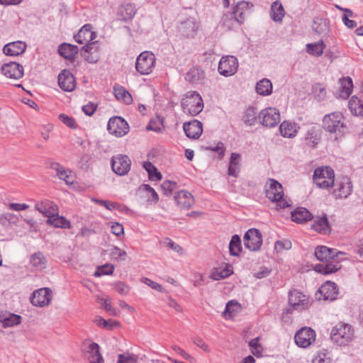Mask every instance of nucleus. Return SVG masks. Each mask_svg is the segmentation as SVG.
<instances>
[{"mask_svg": "<svg viewBox=\"0 0 363 363\" xmlns=\"http://www.w3.org/2000/svg\"><path fill=\"white\" fill-rule=\"evenodd\" d=\"M343 255L345 253L337 251L335 249L329 248L324 245L318 246L315 250V256L323 263L316 264L315 267V272L322 274L336 272L341 269L339 256Z\"/></svg>", "mask_w": 363, "mask_h": 363, "instance_id": "1", "label": "nucleus"}, {"mask_svg": "<svg viewBox=\"0 0 363 363\" xmlns=\"http://www.w3.org/2000/svg\"><path fill=\"white\" fill-rule=\"evenodd\" d=\"M354 337L352 326L345 323H337L331 331V339L340 346L349 345Z\"/></svg>", "mask_w": 363, "mask_h": 363, "instance_id": "2", "label": "nucleus"}, {"mask_svg": "<svg viewBox=\"0 0 363 363\" xmlns=\"http://www.w3.org/2000/svg\"><path fill=\"white\" fill-rule=\"evenodd\" d=\"M248 6L249 3L245 1L238 3L233 7L232 12L223 15L221 20L223 25L230 28L234 26L235 23H243L247 16Z\"/></svg>", "mask_w": 363, "mask_h": 363, "instance_id": "3", "label": "nucleus"}, {"mask_svg": "<svg viewBox=\"0 0 363 363\" xmlns=\"http://www.w3.org/2000/svg\"><path fill=\"white\" fill-rule=\"evenodd\" d=\"M181 106L184 113L194 116L202 111L203 99L196 91H189L182 99Z\"/></svg>", "mask_w": 363, "mask_h": 363, "instance_id": "4", "label": "nucleus"}, {"mask_svg": "<svg viewBox=\"0 0 363 363\" xmlns=\"http://www.w3.org/2000/svg\"><path fill=\"white\" fill-rule=\"evenodd\" d=\"M265 189L266 196L272 201L276 202L281 208L290 206L288 201L284 198L283 187L280 183L274 179H269Z\"/></svg>", "mask_w": 363, "mask_h": 363, "instance_id": "5", "label": "nucleus"}, {"mask_svg": "<svg viewBox=\"0 0 363 363\" xmlns=\"http://www.w3.org/2000/svg\"><path fill=\"white\" fill-rule=\"evenodd\" d=\"M323 127L330 133H343L346 125L342 113L335 111L325 115L323 118Z\"/></svg>", "mask_w": 363, "mask_h": 363, "instance_id": "6", "label": "nucleus"}, {"mask_svg": "<svg viewBox=\"0 0 363 363\" xmlns=\"http://www.w3.org/2000/svg\"><path fill=\"white\" fill-rule=\"evenodd\" d=\"M313 178L319 188L328 189L334 184V171L330 167H320L315 169Z\"/></svg>", "mask_w": 363, "mask_h": 363, "instance_id": "7", "label": "nucleus"}, {"mask_svg": "<svg viewBox=\"0 0 363 363\" xmlns=\"http://www.w3.org/2000/svg\"><path fill=\"white\" fill-rule=\"evenodd\" d=\"M155 65V55L148 51L141 52L135 62L136 70L143 75L151 73Z\"/></svg>", "mask_w": 363, "mask_h": 363, "instance_id": "8", "label": "nucleus"}, {"mask_svg": "<svg viewBox=\"0 0 363 363\" xmlns=\"http://www.w3.org/2000/svg\"><path fill=\"white\" fill-rule=\"evenodd\" d=\"M289 306L292 311H298L308 308L311 306L309 298L305 294L294 289L289 292Z\"/></svg>", "mask_w": 363, "mask_h": 363, "instance_id": "9", "label": "nucleus"}, {"mask_svg": "<svg viewBox=\"0 0 363 363\" xmlns=\"http://www.w3.org/2000/svg\"><path fill=\"white\" fill-rule=\"evenodd\" d=\"M111 164L114 173L119 176H124L130 169L131 160L126 155H117L112 157Z\"/></svg>", "mask_w": 363, "mask_h": 363, "instance_id": "10", "label": "nucleus"}, {"mask_svg": "<svg viewBox=\"0 0 363 363\" xmlns=\"http://www.w3.org/2000/svg\"><path fill=\"white\" fill-rule=\"evenodd\" d=\"M258 118L263 126L272 128L280 121L279 111L275 108L269 107L259 112Z\"/></svg>", "mask_w": 363, "mask_h": 363, "instance_id": "11", "label": "nucleus"}, {"mask_svg": "<svg viewBox=\"0 0 363 363\" xmlns=\"http://www.w3.org/2000/svg\"><path fill=\"white\" fill-rule=\"evenodd\" d=\"M238 60L231 55L223 56L220 59L218 70L219 73L225 77H229L235 74L238 71Z\"/></svg>", "mask_w": 363, "mask_h": 363, "instance_id": "12", "label": "nucleus"}, {"mask_svg": "<svg viewBox=\"0 0 363 363\" xmlns=\"http://www.w3.org/2000/svg\"><path fill=\"white\" fill-rule=\"evenodd\" d=\"M107 130L111 135L116 137H122L128 133L129 125L123 118L114 116L109 119Z\"/></svg>", "mask_w": 363, "mask_h": 363, "instance_id": "13", "label": "nucleus"}, {"mask_svg": "<svg viewBox=\"0 0 363 363\" xmlns=\"http://www.w3.org/2000/svg\"><path fill=\"white\" fill-rule=\"evenodd\" d=\"M244 245L250 251L258 250L262 243L261 233L256 228L249 229L243 237Z\"/></svg>", "mask_w": 363, "mask_h": 363, "instance_id": "14", "label": "nucleus"}, {"mask_svg": "<svg viewBox=\"0 0 363 363\" xmlns=\"http://www.w3.org/2000/svg\"><path fill=\"white\" fill-rule=\"evenodd\" d=\"M82 352L89 363H101L103 357L99 351V345L96 342L86 340L83 343Z\"/></svg>", "mask_w": 363, "mask_h": 363, "instance_id": "15", "label": "nucleus"}, {"mask_svg": "<svg viewBox=\"0 0 363 363\" xmlns=\"http://www.w3.org/2000/svg\"><path fill=\"white\" fill-rule=\"evenodd\" d=\"M294 339L298 347H307L315 341V333L310 328H303L296 333Z\"/></svg>", "mask_w": 363, "mask_h": 363, "instance_id": "16", "label": "nucleus"}, {"mask_svg": "<svg viewBox=\"0 0 363 363\" xmlns=\"http://www.w3.org/2000/svg\"><path fill=\"white\" fill-rule=\"evenodd\" d=\"M52 298V291L48 288H42L35 291L30 298L33 306L43 307L49 304Z\"/></svg>", "mask_w": 363, "mask_h": 363, "instance_id": "17", "label": "nucleus"}, {"mask_svg": "<svg viewBox=\"0 0 363 363\" xmlns=\"http://www.w3.org/2000/svg\"><path fill=\"white\" fill-rule=\"evenodd\" d=\"M1 72L8 78L18 79L23 76V67L17 62H10L1 67Z\"/></svg>", "mask_w": 363, "mask_h": 363, "instance_id": "18", "label": "nucleus"}, {"mask_svg": "<svg viewBox=\"0 0 363 363\" xmlns=\"http://www.w3.org/2000/svg\"><path fill=\"white\" fill-rule=\"evenodd\" d=\"M184 131L189 138L198 139L203 133L202 123L198 120H193L189 122H185L183 124Z\"/></svg>", "mask_w": 363, "mask_h": 363, "instance_id": "19", "label": "nucleus"}, {"mask_svg": "<svg viewBox=\"0 0 363 363\" xmlns=\"http://www.w3.org/2000/svg\"><path fill=\"white\" fill-rule=\"evenodd\" d=\"M58 84L65 91H72L76 87L74 75L67 69H64L58 76Z\"/></svg>", "mask_w": 363, "mask_h": 363, "instance_id": "20", "label": "nucleus"}, {"mask_svg": "<svg viewBox=\"0 0 363 363\" xmlns=\"http://www.w3.org/2000/svg\"><path fill=\"white\" fill-rule=\"evenodd\" d=\"M320 294L319 299L333 301L337 298L338 294V288L335 283L328 281L324 283L318 290Z\"/></svg>", "mask_w": 363, "mask_h": 363, "instance_id": "21", "label": "nucleus"}, {"mask_svg": "<svg viewBox=\"0 0 363 363\" xmlns=\"http://www.w3.org/2000/svg\"><path fill=\"white\" fill-rule=\"evenodd\" d=\"M352 191V182L348 177H344L340 182H337V188L334 189L333 194L337 199L347 198L350 195Z\"/></svg>", "mask_w": 363, "mask_h": 363, "instance_id": "22", "label": "nucleus"}, {"mask_svg": "<svg viewBox=\"0 0 363 363\" xmlns=\"http://www.w3.org/2000/svg\"><path fill=\"white\" fill-rule=\"evenodd\" d=\"M92 26L90 24L84 25L79 32L74 35L75 41L79 44H84L92 41L96 38V33L91 31Z\"/></svg>", "mask_w": 363, "mask_h": 363, "instance_id": "23", "label": "nucleus"}, {"mask_svg": "<svg viewBox=\"0 0 363 363\" xmlns=\"http://www.w3.org/2000/svg\"><path fill=\"white\" fill-rule=\"evenodd\" d=\"M174 201L180 208L189 209L194 203L193 196L186 191H180L174 196Z\"/></svg>", "mask_w": 363, "mask_h": 363, "instance_id": "24", "label": "nucleus"}, {"mask_svg": "<svg viewBox=\"0 0 363 363\" xmlns=\"http://www.w3.org/2000/svg\"><path fill=\"white\" fill-rule=\"evenodd\" d=\"M26 49V44L22 41H15L4 45L3 52L9 56H18L23 54Z\"/></svg>", "mask_w": 363, "mask_h": 363, "instance_id": "25", "label": "nucleus"}, {"mask_svg": "<svg viewBox=\"0 0 363 363\" xmlns=\"http://www.w3.org/2000/svg\"><path fill=\"white\" fill-rule=\"evenodd\" d=\"M311 228L314 230L321 234H329L330 232V227L327 218V215L323 214L322 216H316L314 218L313 223L312 224Z\"/></svg>", "mask_w": 363, "mask_h": 363, "instance_id": "26", "label": "nucleus"}, {"mask_svg": "<svg viewBox=\"0 0 363 363\" xmlns=\"http://www.w3.org/2000/svg\"><path fill=\"white\" fill-rule=\"evenodd\" d=\"M241 155L237 152H233L230 155L228 174L229 176L237 178L240 172Z\"/></svg>", "mask_w": 363, "mask_h": 363, "instance_id": "27", "label": "nucleus"}, {"mask_svg": "<svg viewBox=\"0 0 363 363\" xmlns=\"http://www.w3.org/2000/svg\"><path fill=\"white\" fill-rule=\"evenodd\" d=\"M199 28L198 23L194 18H188L181 23L179 29L186 37H193Z\"/></svg>", "mask_w": 363, "mask_h": 363, "instance_id": "28", "label": "nucleus"}, {"mask_svg": "<svg viewBox=\"0 0 363 363\" xmlns=\"http://www.w3.org/2000/svg\"><path fill=\"white\" fill-rule=\"evenodd\" d=\"M291 220L297 223H303L313 218L312 213L306 208L298 207L291 213Z\"/></svg>", "mask_w": 363, "mask_h": 363, "instance_id": "29", "label": "nucleus"}, {"mask_svg": "<svg viewBox=\"0 0 363 363\" xmlns=\"http://www.w3.org/2000/svg\"><path fill=\"white\" fill-rule=\"evenodd\" d=\"M205 79L204 72L196 67H191L186 74L185 79L191 84H201Z\"/></svg>", "mask_w": 363, "mask_h": 363, "instance_id": "30", "label": "nucleus"}, {"mask_svg": "<svg viewBox=\"0 0 363 363\" xmlns=\"http://www.w3.org/2000/svg\"><path fill=\"white\" fill-rule=\"evenodd\" d=\"M79 49L77 46L69 43H62L59 46V54L65 59L72 60L78 53Z\"/></svg>", "mask_w": 363, "mask_h": 363, "instance_id": "31", "label": "nucleus"}, {"mask_svg": "<svg viewBox=\"0 0 363 363\" xmlns=\"http://www.w3.org/2000/svg\"><path fill=\"white\" fill-rule=\"evenodd\" d=\"M298 127L295 123L284 121L279 126L281 135L284 138H294L298 132Z\"/></svg>", "mask_w": 363, "mask_h": 363, "instance_id": "32", "label": "nucleus"}, {"mask_svg": "<svg viewBox=\"0 0 363 363\" xmlns=\"http://www.w3.org/2000/svg\"><path fill=\"white\" fill-rule=\"evenodd\" d=\"M304 140L307 145L315 147L320 140L319 130L315 127H311L306 131Z\"/></svg>", "mask_w": 363, "mask_h": 363, "instance_id": "33", "label": "nucleus"}, {"mask_svg": "<svg viewBox=\"0 0 363 363\" xmlns=\"http://www.w3.org/2000/svg\"><path fill=\"white\" fill-rule=\"evenodd\" d=\"M113 93L117 100L121 101L127 105L130 104L133 102L131 94L125 87L122 86H114Z\"/></svg>", "mask_w": 363, "mask_h": 363, "instance_id": "34", "label": "nucleus"}, {"mask_svg": "<svg viewBox=\"0 0 363 363\" xmlns=\"http://www.w3.org/2000/svg\"><path fill=\"white\" fill-rule=\"evenodd\" d=\"M136 13L135 6L131 4L122 5L118 9V15L120 19L128 21L131 20Z\"/></svg>", "mask_w": 363, "mask_h": 363, "instance_id": "35", "label": "nucleus"}, {"mask_svg": "<svg viewBox=\"0 0 363 363\" xmlns=\"http://www.w3.org/2000/svg\"><path fill=\"white\" fill-rule=\"evenodd\" d=\"M312 27L313 31L320 35L326 36L330 31L328 23L326 19L323 18H315Z\"/></svg>", "mask_w": 363, "mask_h": 363, "instance_id": "36", "label": "nucleus"}, {"mask_svg": "<svg viewBox=\"0 0 363 363\" xmlns=\"http://www.w3.org/2000/svg\"><path fill=\"white\" fill-rule=\"evenodd\" d=\"M46 223L52 225L55 228H60L65 229H69L71 228L70 222L67 220L64 216H60L56 213L51 218L46 220Z\"/></svg>", "mask_w": 363, "mask_h": 363, "instance_id": "37", "label": "nucleus"}, {"mask_svg": "<svg viewBox=\"0 0 363 363\" xmlns=\"http://www.w3.org/2000/svg\"><path fill=\"white\" fill-rule=\"evenodd\" d=\"M285 11L280 1H276L272 3L270 9V16L275 22H281L284 16Z\"/></svg>", "mask_w": 363, "mask_h": 363, "instance_id": "38", "label": "nucleus"}, {"mask_svg": "<svg viewBox=\"0 0 363 363\" xmlns=\"http://www.w3.org/2000/svg\"><path fill=\"white\" fill-rule=\"evenodd\" d=\"M272 84L268 79H262L257 83L256 91L262 96L270 95L272 92Z\"/></svg>", "mask_w": 363, "mask_h": 363, "instance_id": "39", "label": "nucleus"}, {"mask_svg": "<svg viewBox=\"0 0 363 363\" xmlns=\"http://www.w3.org/2000/svg\"><path fill=\"white\" fill-rule=\"evenodd\" d=\"M341 87L340 91L339 97L346 99L352 94L353 84L350 77H347L343 78L341 81Z\"/></svg>", "mask_w": 363, "mask_h": 363, "instance_id": "40", "label": "nucleus"}, {"mask_svg": "<svg viewBox=\"0 0 363 363\" xmlns=\"http://www.w3.org/2000/svg\"><path fill=\"white\" fill-rule=\"evenodd\" d=\"M30 262L32 267L41 270L46 267L47 259L41 252H36L30 256Z\"/></svg>", "mask_w": 363, "mask_h": 363, "instance_id": "41", "label": "nucleus"}, {"mask_svg": "<svg viewBox=\"0 0 363 363\" xmlns=\"http://www.w3.org/2000/svg\"><path fill=\"white\" fill-rule=\"evenodd\" d=\"M349 108L355 116H363V102L357 96H352L349 101Z\"/></svg>", "mask_w": 363, "mask_h": 363, "instance_id": "42", "label": "nucleus"}, {"mask_svg": "<svg viewBox=\"0 0 363 363\" xmlns=\"http://www.w3.org/2000/svg\"><path fill=\"white\" fill-rule=\"evenodd\" d=\"M325 48V45L322 40L315 43H309L306 45L307 52L315 56H320L323 50Z\"/></svg>", "mask_w": 363, "mask_h": 363, "instance_id": "43", "label": "nucleus"}, {"mask_svg": "<svg viewBox=\"0 0 363 363\" xmlns=\"http://www.w3.org/2000/svg\"><path fill=\"white\" fill-rule=\"evenodd\" d=\"M230 254L232 256H239L242 250L241 240L239 235L232 237L229 244Z\"/></svg>", "mask_w": 363, "mask_h": 363, "instance_id": "44", "label": "nucleus"}, {"mask_svg": "<svg viewBox=\"0 0 363 363\" xmlns=\"http://www.w3.org/2000/svg\"><path fill=\"white\" fill-rule=\"evenodd\" d=\"M257 118L258 116L256 108L255 107L250 106L245 111L243 121L246 125L252 126L255 124Z\"/></svg>", "mask_w": 363, "mask_h": 363, "instance_id": "45", "label": "nucleus"}, {"mask_svg": "<svg viewBox=\"0 0 363 363\" xmlns=\"http://www.w3.org/2000/svg\"><path fill=\"white\" fill-rule=\"evenodd\" d=\"M143 167L147 172L150 180L158 181L162 179L161 173L157 171V168L151 162H144Z\"/></svg>", "mask_w": 363, "mask_h": 363, "instance_id": "46", "label": "nucleus"}, {"mask_svg": "<svg viewBox=\"0 0 363 363\" xmlns=\"http://www.w3.org/2000/svg\"><path fill=\"white\" fill-rule=\"evenodd\" d=\"M233 273L230 266L224 269H215L211 274L210 277L213 280H220L229 277Z\"/></svg>", "mask_w": 363, "mask_h": 363, "instance_id": "47", "label": "nucleus"}, {"mask_svg": "<svg viewBox=\"0 0 363 363\" xmlns=\"http://www.w3.org/2000/svg\"><path fill=\"white\" fill-rule=\"evenodd\" d=\"M18 221V216L14 213H5L0 215V223L2 225H6L8 224L16 225Z\"/></svg>", "mask_w": 363, "mask_h": 363, "instance_id": "48", "label": "nucleus"}, {"mask_svg": "<svg viewBox=\"0 0 363 363\" xmlns=\"http://www.w3.org/2000/svg\"><path fill=\"white\" fill-rule=\"evenodd\" d=\"M1 321L4 327H13L18 325L21 321V317L13 313H9L7 316L2 318Z\"/></svg>", "mask_w": 363, "mask_h": 363, "instance_id": "49", "label": "nucleus"}, {"mask_svg": "<svg viewBox=\"0 0 363 363\" xmlns=\"http://www.w3.org/2000/svg\"><path fill=\"white\" fill-rule=\"evenodd\" d=\"M114 270V266L111 264H106L97 268L94 272L95 277H101L102 275L112 274Z\"/></svg>", "mask_w": 363, "mask_h": 363, "instance_id": "50", "label": "nucleus"}, {"mask_svg": "<svg viewBox=\"0 0 363 363\" xmlns=\"http://www.w3.org/2000/svg\"><path fill=\"white\" fill-rule=\"evenodd\" d=\"M57 176L60 179L65 181L67 185H71L74 183V178L72 174V172L67 170L65 168L60 172Z\"/></svg>", "mask_w": 363, "mask_h": 363, "instance_id": "51", "label": "nucleus"}, {"mask_svg": "<svg viewBox=\"0 0 363 363\" xmlns=\"http://www.w3.org/2000/svg\"><path fill=\"white\" fill-rule=\"evenodd\" d=\"M177 188V183L169 180L164 181L161 184V189L163 194L166 196H170L172 191Z\"/></svg>", "mask_w": 363, "mask_h": 363, "instance_id": "52", "label": "nucleus"}, {"mask_svg": "<svg viewBox=\"0 0 363 363\" xmlns=\"http://www.w3.org/2000/svg\"><path fill=\"white\" fill-rule=\"evenodd\" d=\"M313 363H330V358L326 350L319 351L313 359Z\"/></svg>", "mask_w": 363, "mask_h": 363, "instance_id": "53", "label": "nucleus"}, {"mask_svg": "<svg viewBox=\"0 0 363 363\" xmlns=\"http://www.w3.org/2000/svg\"><path fill=\"white\" fill-rule=\"evenodd\" d=\"M147 130H153L156 133H160L164 130V125L162 121L151 120L147 126Z\"/></svg>", "mask_w": 363, "mask_h": 363, "instance_id": "54", "label": "nucleus"}, {"mask_svg": "<svg viewBox=\"0 0 363 363\" xmlns=\"http://www.w3.org/2000/svg\"><path fill=\"white\" fill-rule=\"evenodd\" d=\"M138 357L133 354H119L118 363H137Z\"/></svg>", "mask_w": 363, "mask_h": 363, "instance_id": "55", "label": "nucleus"}, {"mask_svg": "<svg viewBox=\"0 0 363 363\" xmlns=\"http://www.w3.org/2000/svg\"><path fill=\"white\" fill-rule=\"evenodd\" d=\"M110 255L111 258L114 259H118L120 258L121 260H124L126 252L119 247L114 246L111 249Z\"/></svg>", "mask_w": 363, "mask_h": 363, "instance_id": "56", "label": "nucleus"}, {"mask_svg": "<svg viewBox=\"0 0 363 363\" xmlns=\"http://www.w3.org/2000/svg\"><path fill=\"white\" fill-rule=\"evenodd\" d=\"M81 52L89 54H98L97 41L92 43H86L82 48Z\"/></svg>", "mask_w": 363, "mask_h": 363, "instance_id": "57", "label": "nucleus"}, {"mask_svg": "<svg viewBox=\"0 0 363 363\" xmlns=\"http://www.w3.org/2000/svg\"><path fill=\"white\" fill-rule=\"evenodd\" d=\"M164 244L166 247L171 248L179 255H182L184 254V249L178 244L167 238L164 240Z\"/></svg>", "mask_w": 363, "mask_h": 363, "instance_id": "58", "label": "nucleus"}, {"mask_svg": "<svg viewBox=\"0 0 363 363\" xmlns=\"http://www.w3.org/2000/svg\"><path fill=\"white\" fill-rule=\"evenodd\" d=\"M95 323L99 326H102L104 328H112L115 325H118V323L115 320H106L105 319L102 318L101 317H98L97 318H96Z\"/></svg>", "mask_w": 363, "mask_h": 363, "instance_id": "59", "label": "nucleus"}, {"mask_svg": "<svg viewBox=\"0 0 363 363\" xmlns=\"http://www.w3.org/2000/svg\"><path fill=\"white\" fill-rule=\"evenodd\" d=\"M93 201L97 204L104 206L106 209L109 211L114 210L119 207V204L114 202L107 201L97 199H94Z\"/></svg>", "mask_w": 363, "mask_h": 363, "instance_id": "60", "label": "nucleus"}, {"mask_svg": "<svg viewBox=\"0 0 363 363\" xmlns=\"http://www.w3.org/2000/svg\"><path fill=\"white\" fill-rule=\"evenodd\" d=\"M291 247V242L289 240H277L274 244V249L277 252H281L283 250H289Z\"/></svg>", "mask_w": 363, "mask_h": 363, "instance_id": "61", "label": "nucleus"}, {"mask_svg": "<svg viewBox=\"0 0 363 363\" xmlns=\"http://www.w3.org/2000/svg\"><path fill=\"white\" fill-rule=\"evenodd\" d=\"M114 289L121 295H126L129 292V286L122 281H117L114 284Z\"/></svg>", "mask_w": 363, "mask_h": 363, "instance_id": "62", "label": "nucleus"}, {"mask_svg": "<svg viewBox=\"0 0 363 363\" xmlns=\"http://www.w3.org/2000/svg\"><path fill=\"white\" fill-rule=\"evenodd\" d=\"M141 281L145 284L150 286L152 289H155L157 291L163 292L164 291L163 286L161 284L155 282L148 278H143Z\"/></svg>", "mask_w": 363, "mask_h": 363, "instance_id": "63", "label": "nucleus"}, {"mask_svg": "<svg viewBox=\"0 0 363 363\" xmlns=\"http://www.w3.org/2000/svg\"><path fill=\"white\" fill-rule=\"evenodd\" d=\"M59 118L67 126H68L71 128H74L76 127V123H75V121L74 120V118L68 116L67 115L61 113L59 116Z\"/></svg>", "mask_w": 363, "mask_h": 363, "instance_id": "64", "label": "nucleus"}]
</instances>
